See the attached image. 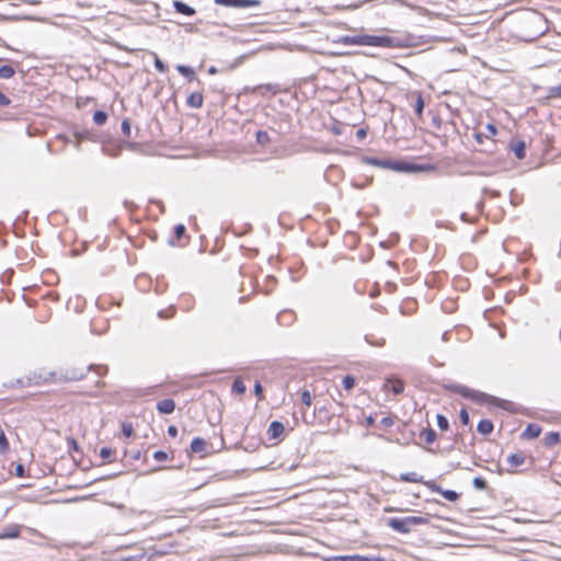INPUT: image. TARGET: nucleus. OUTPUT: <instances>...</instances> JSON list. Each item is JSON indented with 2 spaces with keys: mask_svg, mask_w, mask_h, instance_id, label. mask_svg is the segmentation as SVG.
I'll use <instances>...</instances> for the list:
<instances>
[{
  "mask_svg": "<svg viewBox=\"0 0 561 561\" xmlns=\"http://www.w3.org/2000/svg\"><path fill=\"white\" fill-rule=\"evenodd\" d=\"M366 136H367V129H366V128H358V129L356 130V137H357V139L363 140V139H365V138H366Z\"/></svg>",
  "mask_w": 561,
  "mask_h": 561,
  "instance_id": "obj_58",
  "label": "nucleus"
},
{
  "mask_svg": "<svg viewBox=\"0 0 561 561\" xmlns=\"http://www.w3.org/2000/svg\"><path fill=\"white\" fill-rule=\"evenodd\" d=\"M295 314L289 310H283L277 314V321L279 324L288 325L294 321Z\"/></svg>",
  "mask_w": 561,
  "mask_h": 561,
  "instance_id": "obj_24",
  "label": "nucleus"
},
{
  "mask_svg": "<svg viewBox=\"0 0 561 561\" xmlns=\"http://www.w3.org/2000/svg\"><path fill=\"white\" fill-rule=\"evenodd\" d=\"M334 44L375 46L386 48H407L412 47L415 42L410 34L404 36L374 35V34H356L340 35L333 39Z\"/></svg>",
  "mask_w": 561,
  "mask_h": 561,
  "instance_id": "obj_1",
  "label": "nucleus"
},
{
  "mask_svg": "<svg viewBox=\"0 0 561 561\" xmlns=\"http://www.w3.org/2000/svg\"><path fill=\"white\" fill-rule=\"evenodd\" d=\"M375 422H376V419L373 414L366 416V419H365V424L367 426H373L375 424Z\"/></svg>",
  "mask_w": 561,
  "mask_h": 561,
  "instance_id": "obj_61",
  "label": "nucleus"
},
{
  "mask_svg": "<svg viewBox=\"0 0 561 561\" xmlns=\"http://www.w3.org/2000/svg\"><path fill=\"white\" fill-rule=\"evenodd\" d=\"M152 457H153V459H154L156 461L162 462V461L168 460L169 455H168V453H167V451H164V450H156V451L153 453Z\"/></svg>",
  "mask_w": 561,
  "mask_h": 561,
  "instance_id": "obj_48",
  "label": "nucleus"
},
{
  "mask_svg": "<svg viewBox=\"0 0 561 561\" xmlns=\"http://www.w3.org/2000/svg\"><path fill=\"white\" fill-rule=\"evenodd\" d=\"M436 422H437V426L440 431H443V432L448 431L449 421L444 414L438 413L436 415Z\"/></svg>",
  "mask_w": 561,
  "mask_h": 561,
  "instance_id": "obj_35",
  "label": "nucleus"
},
{
  "mask_svg": "<svg viewBox=\"0 0 561 561\" xmlns=\"http://www.w3.org/2000/svg\"><path fill=\"white\" fill-rule=\"evenodd\" d=\"M415 94H416V99H415V103H414V113L417 117H422L424 106H425V101H424L421 92H415Z\"/></svg>",
  "mask_w": 561,
  "mask_h": 561,
  "instance_id": "obj_29",
  "label": "nucleus"
},
{
  "mask_svg": "<svg viewBox=\"0 0 561 561\" xmlns=\"http://www.w3.org/2000/svg\"><path fill=\"white\" fill-rule=\"evenodd\" d=\"M459 419H460V422L463 426H470L471 427V423H470V415H469V412L467 411L466 408H461L460 411H459Z\"/></svg>",
  "mask_w": 561,
  "mask_h": 561,
  "instance_id": "obj_41",
  "label": "nucleus"
},
{
  "mask_svg": "<svg viewBox=\"0 0 561 561\" xmlns=\"http://www.w3.org/2000/svg\"><path fill=\"white\" fill-rule=\"evenodd\" d=\"M432 125L436 128V129H440L442 127V118L438 114H434L432 116Z\"/></svg>",
  "mask_w": 561,
  "mask_h": 561,
  "instance_id": "obj_53",
  "label": "nucleus"
},
{
  "mask_svg": "<svg viewBox=\"0 0 561 561\" xmlns=\"http://www.w3.org/2000/svg\"><path fill=\"white\" fill-rule=\"evenodd\" d=\"M485 129H486L489 136H495L497 134V128L492 123H488L485 126Z\"/></svg>",
  "mask_w": 561,
  "mask_h": 561,
  "instance_id": "obj_56",
  "label": "nucleus"
},
{
  "mask_svg": "<svg viewBox=\"0 0 561 561\" xmlns=\"http://www.w3.org/2000/svg\"><path fill=\"white\" fill-rule=\"evenodd\" d=\"M10 102V99L0 91V106H8Z\"/></svg>",
  "mask_w": 561,
  "mask_h": 561,
  "instance_id": "obj_59",
  "label": "nucleus"
},
{
  "mask_svg": "<svg viewBox=\"0 0 561 561\" xmlns=\"http://www.w3.org/2000/svg\"><path fill=\"white\" fill-rule=\"evenodd\" d=\"M10 451V443L7 438L3 427L0 425V455H7Z\"/></svg>",
  "mask_w": 561,
  "mask_h": 561,
  "instance_id": "obj_30",
  "label": "nucleus"
},
{
  "mask_svg": "<svg viewBox=\"0 0 561 561\" xmlns=\"http://www.w3.org/2000/svg\"><path fill=\"white\" fill-rule=\"evenodd\" d=\"M214 2L218 5L236 9L253 8L261 4L260 0H214Z\"/></svg>",
  "mask_w": 561,
  "mask_h": 561,
  "instance_id": "obj_9",
  "label": "nucleus"
},
{
  "mask_svg": "<svg viewBox=\"0 0 561 561\" xmlns=\"http://www.w3.org/2000/svg\"><path fill=\"white\" fill-rule=\"evenodd\" d=\"M107 118H108V114L104 110L94 111L93 116H92L93 123L98 126L104 125L106 123Z\"/></svg>",
  "mask_w": 561,
  "mask_h": 561,
  "instance_id": "obj_26",
  "label": "nucleus"
},
{
  "mask_svg": "<svg viewBox=\"0 0 561 561\" xmlns=\"http://www.w3.org/2000/svg\"><path fill=\"white\" fill-rule=\"evenodd\" d=\"M323 561H366V556L347 554V556H333L322 559Z\"/></svg>",
  "mask_w": 561,
  "mask_h": 561,
  "instance_id": "obj_19",
  "label": "nucleus"
},
{
  "mask_svg": "<svg viewBox=\"0 0 561 561\" xmlns=\"http://www.w3.org/2000/svg\"><path fill=\"white\" fill-rule=\"evenodd\" d=\"M169 552V549H156L153 548L152 556H163Z\"/></svg>",
  "mask_w": 561,
  "mask_h": 561,
  "instance_id": "obj_62",
  "label": "nucleus"
},
{
  "mask_svg": "<svg viewBox=\"0 0 561 561\" xmlns=\"http://www.w3.org/2000/svg\"><path fill=\"white\" fill-rule=\"evenodd\" d=\"M122 434L127 438L131 437L134 435V427L130 422L122 423Z\"/></svg>",
  "mask_w": 561,
  "mask_h": 561,
  "instance_id": "obj_44",
  "label": "nucleus"
},
{
  "mask_svg": "<svg viewBox=\"0 0 561 561\" xmlns=\"http://www.w3.org/2000/svg\"><path fill=\"white\" fill-rule=\"evenodd\" d=\"M366 561H385V559L379 556H374V557L366 556Z\"/></svg>",
  "mask_w": 561,
  "mask_h": 561,
  "instance_id": "obj_64",
  "label": "nucleus"
},
{
  "mask_svg": "<svg viewBox=\"0 0 561 561\" xmlns=\"http://www.w3.org/2000/svg\"><path fill=\"white\" fill-rule=\"evenodd\" d=\"M556 98L561 99V84L556 85V87H550L548 90V94L543 99V101H548L550 99H556Z\"/></svg>",
  "mask_w": 561,
  "mask_h": 561,
  "instance_id": "obj_36",
  "label": "nucleus"
},
{
  "mask_svg": "<svg viewBox=\"0 0 561 561\" xmlns=\"http://www.w3.org/2000/svg\"><path fill=\"white\" fill-rule=\"evenodd\" d=\"M428 518L424 516H404L389 517L387 525L398 534H409L413 527L428 524Z\"/></svg>",
  "mask_w": 561,
  "mask_h": 561,
  "instance_id": "obj_5",
  "label": "nucleus"
},
{
  "mask_svg": "<svg viewBox=\"0 0 561 561\" xmlns=\"http://www.w3.org/2000/svg\"><path fill=\"white\" fill-rule=\"evenodd\" d=\"M393 423H394V420L392 416H383L379 422L380 426H383V427H390L393 425Z\"/></svg>",
  "mask_w": 561,
  "mask_h": 561,
  "instance_id": "obj_52",
  "label": "nucleus"
},
{
  "mask_svg": "<svg viewBox=\"0 0 561 561\" xmlns=\"http://www.w3.org/2000/svg\"><path fill=\"white\" fill-rule=\"evenodd\" d=\"M363 162L373 167L392 170L394 172L405 174L431 172L436 169V167L432 163H415L403 159H389L370 156H364Z\"/></svg>",
  "mask_w": 561,
  "mask_h": 561,
  "instance_id": "obj_3",
  "label": "nucleus"
},
{
  "mask_svg": "<svg viewBox=\"0 0 561 561\" xmlns=\"http://www.w3.org/2000/svg\"><path fill=\"white\" fill-rule=\"evenodd\" d=\"M176 70L180 75H182L188 82L197 81L199 82L194 68L187 65H178Z\"/></svg>",
  "mask_w": 561,
  "mask_h": 561,
  "instance_id": "obj_15",
  "label": "nucleus"
},
{
  "mask_svg": "<svg viewBox=\"0 0 561 561\" xmlns=\"http://www.w3.org/2000/svg\"><path fill=\"white\" fill-rule=\"evenodd\" d=\"M172 7L176 13L185 16H193L196 13V10L193 7L182 0H173Z\"/></svg>",
  "mask_w": 561,
  "mask_h": 561,
  "instance_id": "obj_12",
  "label": "nucleus"
},
{
  "mask_svg": "<svg viewBox=\"0 0 561 561\" xmlns=\"http://www.w3.org/2000/svg\"><path fill=\"white\" fill-rule=\"evenodd\" d=\"M420 436H422L425 443L428 445L433 444L437 438L435 430H433L431 426L421 430Z\"/></svg>",
  "mask_w": 561,
  "mask_h": 561,
  "instance_id": "obj_23",
  "label": "nucleus"
},
{
  "mask_svg": "<svg viewBox=\"0 0 561 561\" xmlns=\"http://www.w3.org/2000/svg\"><path fill=\"white\" fill-rule=\"evenodd\" d=\"M538 22H543V15L537 11H533L531 12V23L536 24Z\"/></svg>",
  "mask_w": 561,
  "mask_h": 561,
  "instance_id": "obj_54",
  "label": "nucleus"
},
{
  "mask_svg": "<svg viewBox=\"0 0 561 561\" xmlns=\"http://www.w3.org/2000/svg\"><path fill=\"white\" fill-rule=\"evenodd\" d=\"M145 558V553H138L133 556H127L124 558L125 561H141Z\"/></svg>",
  "mask_w": 561,
  "mask_h": 561,
  "instance_id": "obj_55",
  "label": "nucleus"
},
{
  "mask_svg": "<svg viewBox=\"0 0 561 561\" xmlns=\"http://www.w3.org/2000/svg\"><path fill=\"white\" fill-rule=\"evenodd\" d=\"M255 141L257 145L265 147L272 141V139L266 130L260 129L255 133Z\"/></svg>",
  "mask_w": 561,
  "mask_h": 561,
  "instance_id": "obj_27",
  "label": "nucleus"
},
{
  "mask_svg": "<svg viewBox=\"0 0 561 561\" xmlns=\"http://www.w3.org/2000/svg\"><path fill=\"white\" fill-rule=\"evenodd\" d=\"M122 473V471H117V472H106V474H102V476H94L91 478V480L85 483L84 485H89L93 482H96V481H103V480H107V479H112V478H116L118 477L119 474Z\"/></svg>",
  "mask_w": 561,
  "mask_h": 561,
  "instance_id": "obj_34",
  "label": "nucleus"
},
{
  "mask_svg": "<svg viewBox=\"0 0 561 561\" xmlns=\"http://www.w3.org/2000/svg\"><path fill=\"white\" fill-rule=\"evenodd\" d=\"M541 433V426L536 423H529L523 431L520 437L524 439H535Z\"/></svg>",
  "mask_w": 561,
  "mask_h": 561,
  "instance_id": "obj_14",
  "label": "nucleus"
},
{
  "mask_svg": "<svg viewBox=\"0 0 561 561\" xmlns=\"http://www.w3.org/2000/svg\"><path fill=\"white\" fill-rule=\"evenodd\" d=\"M510 148L518 160H523L526 157L525 140H516L514 142H511Z\"/></svg>",
  "mask_w": 561,
  "mask_h": 561,
  "instance_id": "obj_16",
  "label": "nucleus"
},
{
  "mask_svg": "<svg viewBox=\"0 0 561 561\" xmlns=\"http://www.w3.org/2000/svg\"><path fill=\"white\" fill-rule=\"evenodd\" d=\"M444 389L449 392L457 393L463 399L471 400L480 405L491 404L514 414L522 413L524 410L522 405L515 402L472 389L461 383H447L444 385Z\"/></svg>",
  "mask_w": 561,
  "mask_h": 561,
  "instance_id": "obj_2",
  "label": "nucleus"
},
{
  "mask_svg": "<svg viewBox=\"0 0 561 561\" xmlns=\"http://www.w3.org/2000/svg\"><path fill=\"white\" fill-rule=\"evenodd\" d=\"M72 136L77 140H90L92 142L102 141V135L100 133L88 128L79 129L75 125H72Z\"/></svg>",
  "mask_w": 561,
  "mask_h": 561,
  "instance_id": "obj_7",
  "label": "nucleus"
},
{
  "mask_svg": "<svg viewBox=\"0 0 561 561\" xmlns=\"http://www.w3.org/2000/svg\"><path fill=\"white\" fill-rule=\"evenodd\" d=\"M84 377H85V375L83 374L82 369L72 368V375H71L72 382L73 381H81V380L84 379Z\"/></svg>",
  "mask_w": 561,
  "mask_h": 561,
  "instance_id": "obj_49",
  "label": "nucleus"
},
{
  "mask_svg": "<svg viewBox=\"0 0 561 561\" xmlns=\"http://www.w3.org/2000/svg\"><path fill=\"white\" fill-rule=\"evenodd\" d=\"M473 137H474V139H476V141H477L478 144H482V142H483V139H484L486 136H485L483 133H481V131H477V133H474Z\"/></svg>",
  "mask_w": 561,
  "mask_h": 561,
  "instance_id": "obj_60",
  "label": "nucleus"
},
{
  "mask_svg": "<svg viewBox=\"0 0 561 561\" xmlns=\"http://www.w3.org/2000/svg\"><path fill=\"white\" fill-rule=\"evenodd\" d=\"M428 490H431L432 492H435V493H438L440 492V489L442 486L439 484H437L434 480H424L423 479V482H422Z\"/></svg>",
  "mask_w": 561,
  "mask_h": 561,
  "instance_id": "obj_46",
  "label": "nucleus"
},
{
  "mask_svg": "<svg viewBox=\"0 0 561 561\" xmlns=\"http://www.w3.org/2000/svg\"><path fill=\"white\" fill-rule=\"evenodd\" d=\"M173 233H174V237L168 239L169 245H174L175 244L174 239L180 240L186 234V227L183 224H178L173 228Z\"/></svg>",
  "mask_w": 561,
  "mask_h": 561,
  "instance_id": "obj_22",
  "label": "nucleus"
},
{
  "mask_svg": "<svg viewBox=\"0 0 561 561\" xmlns=\"http://www.w3.org/2000/svg\"><path fill=\"white\" fill-rule=\"evenodd\" d=\"M400 480L403 482L421 483L423 482V476H420L413 471L404 472L400 474Z\"/></svg>",
  "mask_w": 561,
  "mask_h": 561,
  "instance_id": "obj_25",
  "label": "nucleus"
},
{
  "mask_svg": "<svg viewBox=\"0 0 561 561\" xmlns=\"http://www.w3.org/2000/svg\"><path fill=\"white\" fill-rule=\"evenodd\" d=\"M87 371H92L94 376L89 379V385L87 387L72 385V394L78 393L84 396H95L98 390L104 386V382H102L100 378L107 374L108 367L106 365L90 364L87 366Z\"/></svg>",
  "mask_w": 561,
  "mask_h": 561,
  "instance_id": "obj_4",
  "label": "nucleus"
},
{
  "mask_svg": "<svg viewBox=\"0 0 561 561\" xmlns=\"http://www.w3.org/2000/svg\"><path fill=\"white\" fill-rule=\"evenodd\" d=\"M383 389L391 391L394 396H399L404 391V382L398 376L391 375L386 377Z\"/></svg>",
  "mask_w": 561,
  "mask_h": 561,
  "instance_id": "obj_10",
  "label": "nucleus"
},
{
  "mask_svg": "<svg viewBox=\"0 0 561 561\" xmlns=\"http://www.w3.org/2000/svg\"><path fill=\"white\" fill-rule=\"evenodd\" d=\"M207 443L204 438L196 436L191 440L190 449L192 453L201 454L206 450Z\"/></svg>",
  "mask_w": 561,
  "mask_h": 561,
  "instance_id": "obj_20",
  "label": "nucleus"
},
{
  "mask_svg": "<svg viewBox=\"0 0 561 561\" xmlns=\"http://www.w3.org/2000/svg\"><path fill=\"white\" fill-rule=\"evenodd\" d=\"M247 391L244 382L240 378H236L231 385V392L243 394Z\"/></svg>",
  "mask_w": 561,
  "mask_h": 561,
  "instance_id": "obj_33",
  "label": "nucleus"
},
{
  "mask_svg": "<svg viewBox=\"0 0 561 561\" xmlns=\"http://www.w3.org/2000/svg\"><path fill=\"white\" fill-rule=\"evenodd\" d=\"M101 151L103 154L108 156L111 158H117L124 148L125 142H116V141H107L105 142L103 139L101 141ZM129 147H134L135 144L126 142Z\"/></svg>",
  "mask_w": 561,
  "mask_h": 561,
  "instance_id": "obj_6",
  "label": "nucleus"
},
{
  "mask_svg": "<svg viewBox=\"0 0 561 561\" xmlns=\"http://www.w3.org/2000/svg\"><path fill=\"white\" fill-rule=\"evenodd\" d=\"M167 433L170 437H176L178 436V427L175 425H170L167 430Z\"/></svg>",
  "mask_w": 561,
  "mask_h": 561,
  "instance_id": "obj_57",
  "label": "nucleus"
},
{
  "mask_svg": "<svg viewBox=\"0 0 561 561\" xmlns=\"http://www.w3.org/2000/svg\"><path fill=\"white\" fill-rule=\"evenodd\" d=\"M94 101H95V100H94V98H92V96H85V98H83V96H77V98H76V106H77L78 108H81V107H84V106H87L89 103H92V102H94Z\"/></svg>",
  "mask_w": 561,
  "mask_h": 561,
  "instance_id": "obj_42",
  "label": "nucleus"
},
{
  "mask_svg": "<svg viewBox=\"0 0 561 561\" xmlns=\"http://www.w3.org/2000/svg\"><path fill=\"white\" fill-rule=\"evenodd\" d=\"M560 440L559 432H548L543 437V444L546 447H552Z\"/></svg>",
  "mask_w": 561,
  "mask_h": 561,
  "instance_id": "obj_28",
  "label": "nucleus"
},
{
  "mask_svg": "<svg viewBox=\"0 0 561 561\" xmlns=\"http://www.w3.org/2000/svg\"><path fill=\"white\" fill-rule=\"evenodd\" d=\"M472 485L474 489L484 491L488 489V482L482 477H474L472 480Z\"/></svg>",
  "mask_w": 561,
  "mask_h": 561,
  "instance_id": "obj_39",
  "label": "nucleus"
},
{
  "mask_svg": "<svg viewBox=\"0 0 561 561\" xmlns=\"http://www.w3.org/2000/svg\"><path fill=\"white\" fill-rule=\"evenodd\" d=\"M301 402L308 407L311 404L312 397L309 390H304L301 392Z\"/></svg>",
  "mask_w": 561,
  "mask_h": 561,
  "instance_id": "obj_51",
  "label": "nucleus"
},
{
  "mask_svg": "<svg viewBox=\"0 0 561 561\" xmlns=\"http://www.w3.org/2000/svg\"><path fill=\"white\" fill-rule=\"evenodd\" d=\"M284 431H285V426L280 421H277V420L272 421L267 428L268 439H271V440L279 439V437L283 435Z\"/></svg>",
  "mask_w": 561,
  "mask_h": 561,
  "instance_id": "obj_11",
  "label": "nucleus"
},
{
  "mask_svg": "<svg viewBox=\"0 0 561 561\" xmlns=\"http://www.w3.org/2000/svg\"><path fill=\"white\" fill-rule=\"evenodd\" d=\"M314 413H317V414H318V416H319V419H320V420H323V421H325V422H329V421L332 419V416H333V414H331V413L328 411V409L325 408V405H321V407L316 405V408H314Z\"/></svg>",
  "mask_w": 561,
  "mask_h": 561,
  "instance_id": "obj_32",
  "label": "nucleus"
},
{
  "mask_svg": "<svg viewBox=\"0 0 561 561\" xmlns=\"http://www.w3.org/2000/svg\"><path fill=\"white\" fill-rule=\"evenodd\" d=\"M121 129H122L123 135L126 138H130V136H131V125H130V122H129L128 118H124L122 121Z\"/></svg>",
  "mask_w": 561,
  "mask_h": 561,
  "instance_id": "obj_40",
  "label": "nucleus"
},
{
  "mask_svg": "<svg viewBox=\"0 0 561 561\" xmlns=\"http://www.w3.org/2000/svg\"><path fill=\"white\" fill-rule=\"evenodd\" d=\"M494 430V424L489 419H481L477 425V432L483 436H489Z\"/></svg>",
  "mask_w": 561,
  "mask_h": 561,
  "instance_id": "obj_17",
  "label": "nucleus"
},
{
  "mask_svg": "<svg viewBox=\"0 0 561 561\" xmlns=\"http://www.w3.org/2000/svg\"><path fill=\"white\" fill-rule=\"evenodd\" d=\"M204 98L201 92H192L186 98V105L191 108H201L203 106Z\"/></svg>",
  "mask_w": 561,
  "mask_h": 561,
  "instance_id": "obj_18",
  "label": "nucleus"
},
{
  "mask_svg": "<svg viewBox=\"0 0 561 561\" xmlns=\"http://www.w3.org/2000/svg\"><path fill=\"white\" fill-rule=\"evenodd\" d=\"M398 432L400 433V436L396 438H387V440L400 444L402 446L409 445L412 442H414L415 432L409 428L407 424H402L401 426H399Z\"/></svg>",
  "mask_w": 561,
  "mask_h": 561,
  "instance_id": "obj_8",
  "label": "nucleus"
},
{
  "mask_svg": "<svg viewBox=\"0 0 561 561\" xmlns=\"http://www.w3.org/2000/svg\"><path fill=\"white\" fill-rule=\"evenodd\" d=\"M15 71L13 67L9 65H3L0 67V78L1 79H10L14 76Z\"/></svg>",
  "mask_w": 561,
  "mask_h": 561,
  "instance_id": "obj_38",
  "label": "nucleus"
},
{
  "mask_svg": "<svg viewBox=\"0 0 561 561\" xmlns=\"http://www.w3.org/2000/svg\"><path fill=\"white\" fill-rule=\"evenodd\" d=\"M156 409H157L158 413L168 415V414H171L174 412L175 402L173 399H170V398L163 399V400L158 401Z\"/></svg>",
  "mask_w": 561,
  "mask_h": 561,
  "instance_id": "obj_13",
  "label": "nucleus"
},
{
  "mask_svg": "<svg viewBox=\"0 0 561 561\" xmlns=\"http://www.w3.org/2000/svg\"><path fill=\"white\" fill-rule=\"evenodd\" d=\"M114 454V450L111 448V447H101L100 449V457L103 459V460H110L111 456Z\"/></svg>",
  "mask_w": 561,
  "mask_h": 561,
  "instance_id": "obj_47",
  "label": "nucleus"
},
{
  "mask_svg": "<svg viewBox=\"0 0 561 561\" xmlns=\"http://www.w3.org/2000/svg\"><path fill=\"white\" fill-rule=\"evenodd\" d=\"M439 494L449 502H456L460 497V493L455 490L440 489Z\"/></svg>",
  "mask_w": 561,
  "mask_h": 561,
  "instance_id": "obj_31",
  "label": "nucleus"
},
{
  "mask_svg": "<svg viewBox=\"0 0 561 561\" xmlns=\"http://www.w3.org/2000/svg\"><path fill=\"white\" fill-rule=\"evenodd\" d=\"M154 56V61H153V66L156 68L157 71L159 72H167L168 71V67L167 65L158 57L157 54H153Z\"/></svg>",
  "mask_w": 561,
  "mask_h": 561,
  "instance_id": "obj_45",
  "label": "nucleus"
},
{
  "mask_svg": "<svg viewBox=\"0 0 561 561\" xmlns=\"http://www.w3.org/2000/svg\"><path fill=\"white\" fill-rule=\"evenodd\" d=\"M490 472H495L497 474H502L504 471L507 473H515L516 471L513 469H503L500 462H495L492 467L486 468Z\"/></svg>",
  "mask_w": 561,
  "mask_h": 561,
  "instance_id": "obj_43",
  "label": "nucleus"
},
{
  "mask_svg": "<svg viewBox=\"0 0 561 561\" xmlns=\"http://www.w3.org/2000/svg\"><path fill=\"white\" fill-rule=\"evenodd\" d=\"M355 386V377L352 375H345L342 378V387L344 390L350 391Z\"/></svg>",
  "mask_w": 561,
  "mask_h": 561,
  "instance_id": "obj_37",
  "label": "nucleus"
},
{
  "mask_svg": "<svg viewBox=\"0 0 561 561\" xmlns=\"http://www.w3.org/2000/svg\"><path fill=\"white\" fill-rule=\"evenodd\" d=\"M506 461L511 465V467H519L525 463L526 457L524 453L517 451L508 455Z\"/></svg>",
  "mask_w": 561,
  "mask_h": 561,
  "instance_id": "obj_21",
  "label": "nucleus"
},
{
  "mask_svg": "<svg viewBox=\"0 0 561 561\" xmlns=\"http://www.w3.org/2000/svg\"><path fill=\"white\" fill-rule=\"evenodd\" d=\"M253 391H254V394L257 397L259 400L264 399L263 386L261 385L260 381H257V380L255 381L254 387H253Z\"/></svg>",
  "mask_w": 561,
  "mask_h": 561,
  "instance_id": "obj_50",
  "label": "nucleus"
},
{
  "mask_svg": "<svg viewBox=\"0 0 561 561\" xmlns=\"http://www.w3.org/2000/svg\"><path fill=\"white\" fill-rule=\"evenodd\" d=\"M483 192L490 194L493 197H497L500 195V193L497 191L491 190V188H488V187H484Z\"/></svg>",
  "mask_w": 561,
  "mask_h": 561,
  "instance_id": "obj_63",
  "label": "nucleus"
}]
</instances>
